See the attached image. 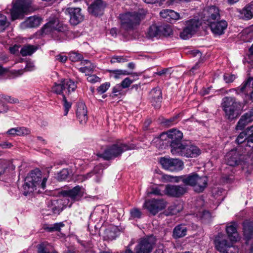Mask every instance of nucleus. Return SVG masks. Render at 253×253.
Masks as SVG:
<instances>
[{
	"instance_id": "nucleus-4",
	"label": "nucleus",
	"mask_w": 253,
	"mask_h": 253,
	"mask_svg": "<svg viewBox=\"0 0 253 253\" xmlns=\"http://www.w3.org/2000/svg\"><path fill=\"white\" fill-rule=\"evenodd\" d=\"M135 148V146L133 144H127L119 141L108 146L103 153L100 154V156L108 160L120 156L126 151Z\"/></svg>"
},
{
	"instance_id": "nucleus-8",
	"label": "nucleus",
	"mask_w": 253,
	"mask_h": 253,
	"mask_svg": "<svg viewBox=\"0 0 253 253\" xmlns=\"http://www.w3.org/2000/svg\"><path fill=\"white\" fill-rule=\"evenodd\" d=\"M67 26L60 23L57 18H52L46 23L41 29L42 36L51 35L52 37L59 32H64L67 30Z\"/></svg>"
},
{
	"instance_id": "nucleus-46",
	"label": "nucleus",
	"mask_w": 253,
	"mask_h": 253,
	"mask_svg": "<svg viewBox=\"0 0 253 253\" xmlns=\"http://www.w3.org/2000/svg\"><path fill=\"white\" fill-rule=\"evenodd\" d=\"M247 129L242 132L237 137L236 141L238 144L246 143L247 144Z\"/></svg>"
},
{
	"instance_id": "nucleus-40",
	"label": "nucleus",
	"mask_w": 253,
	"mask_h": 253,
	"mask_svg": "<svg viewBox=\"0 0 253 253\" xmlns=\"http://www.w3.org/2000/svg\"><path fill=\"white\" fill-rule=\"evenodd\" d=\"M37 50L34 45H27L24 46L20 50V53L23 56L31 55Z\"/></svg>"
},
{
	"instance_id": "nucleus-24",
	"label": "nucleus",
	"mask_w": 253,
	"mask_h": 253,
	"mask_svg": "<svg viewBox=\"0 0 253 253\" xmlns=\"http://www.w3.org/2000/svg\"><path fill=\"white\" fill-rule=\"evenodd\" d=\"M160 14L162 17L166 19L167 21L169 22L183 18V16H181L179 13L170 9H164L160 12Z\"/></svg>"
},
{
	"instance_id": "nucleus-1",
	"label": "nucleus",
	"mask_w": 253,
	"mask_h": 253,
	"mask_svg": "<svg viewBox=\"0 0 253 253\" xmlns=\"http://www.w3.org/2000/svg\"><path fill=\"white\" fill-rule=\"evenodd\" d=\"M46 181L47 178H42V172L39 169L31 171L25 178L22 186L23 194L27 196L36 191L40 192L41 189L45 188Z\"/></svg>"
},
{
	"instance_id": "nucleus-31",
	"label": "nucleus",
	"mask_w": 253,
	"mask_h": 253,
	"mask_svg": "<svg viewBox=\"0 0 253 253\" xmlns=\"http://www.w3.org/2000/svg\"><path fill=\"white\" fill-rule=\"evenodd\" d=\"M81 64L83 65H86V66L81 67L79 69L81 72L84 73L86 76L89 75L90 73H92L95 68V66L87 60H83Z\"/></svg>"
},
{
	"instance_id": "nucleus-63",
	"label": "nucleus",
	"mask_w": 253,
	"mask_h": 253,
	"mask_svg": "<svg viewBox=\"0 0 253 253\" xmlns=\"http://www.w3.org/2000/svg\"><path fill=\"white\" fill-rule=\"evenodd\" d=\"M35 68V65L32 62H27L25 67V70L26 71H32Z\"/></svg>"
},
{
	"instance_id": "nucleus-49",
	"label": "nucleus",
	"mask_w": 253,
	"mask_h": 253,
	"mask_svg": "<svg viewBox=\"0 0 253 253\" xmlns=\"http://www.w3.org/2000/svg\"><path fill=\"white\" fill-rule=\"evenodd\" d=\"M60 200H54L51 201L50 202L51 203V206H48V210H51L52 212L54 213H56L58 212L60 210V208L57 207L56 205L59 202Z\"/></svg>"
},
{
	"instance_id": "nucleus-6",
	"label": "nucleus",
	"mask_w": 253,
	"mask_h": 253,
	"mask_svg": "<svg viewBox=\"0 0 253 253\" xmlns=\"http://www.w3.org/2000/svg\"><path fill=\"white\" fill-rule=\"evenodd\" d=\"M216 249L221 253H238V249L233 244V242L228 241L225 235L218 233L214 241Z\"/></svg>"
},
{
	"instance_id": "nucleus-10",
	"label": "nucleus",
	"mask_w": 253,
	"mask_h": 253,
	"mask_svg": "<svg viewBox=\"0 0 253 253\" xmlns=\"http://www.w3.org/2000/svg\"><path fill=\"white\" fill-rule=\"evenodd\" d=\"M201 23L198 19H191L186 21L185 27L180 33V37L183 40L191 38L198 30Z\"/></svg>"
},
{
	"instance_id": "nucleus-43",
	"label": "nucleus",
	"mask_w": 253,
	"mask_h": 253,
	"mask_svg": "<svg viewBox=\"0 0 253 253\" xmlns=\"http://www.w3.org/2000/svg\"><path fill=\"white\" fill-rule=\"evenodd\" d=\"M9 23L6 16L0 14V32H3L9 26Z\"/></svg>"
},
{
	"instance_id": "nucleus-18",
	"label": "nucleus",
	"mask_w": 253,
	"mask_h": 253,
	"mask_svg": "<svg viewBox=\"0 0 253 253\" xmlns=\"http://www.w3.org/2000/svg\"><path fill=\"white\" fill-rule=\"evenodd\" d=\"M210 28L212 32L215 35H221L224 33L227 28V23L225 20L213 21L210 23Z\"/></svg>"
},
{
	"instance_id": "nucleus-56",
	"label": "nucleus",
	"mask_w": 253,
	"mask_h": 253,
	"mask_svg": "<svg viewBox=\"0 0 253 253\" xmlns=\"http://www.w3.org/2000/svg\"><path fill=\"white\" fill-rule=\"evenodd\" d=\"M148 194H153L155 195H162V191L157 187H154L151 188V191L148 193Z\"/></svg>"
},
{
	"instance_id": "nucleus-22",
	"label": "nucleus",
	"mask_w": 253,
	"mask_h": 253,
	"mask_svg": "<svg viewBox=\"0 0 253 253\" xmlns=\"http://www.w3.org/2000/svg\"><path fill=\"white\" fill-rule=\"evenodd\" d=\"M42 19L38 16H30L21 23L22 29L32 28L38 27L41 23Z\"/></svg>"
},
{
	"instance_id": "nucleus-45",
	"label": "nucleus",
	"mask_w": 253,
	"mask_h": 253,
	"mask_svg": "<svg viewBox=\"0 0 253 253\" xmlns=\"http://www.w3.org/2000/svg\"><path fill=\"white\" fill-rule=\"evenodd\" d=\"M160 30L161 36H168L170 35L172 32L170 26L169 25L160 26Z\"/></svg>"
},
{
	"instance_id": "nucleus-35",
	"label": "nucleus",
	"mask_w": 253,
	"mask_h": 253,
	"mask_svg": "<svg viewBox=\"0 0 253 253\" xmlns=\"http://www.w3.org/2000/svg\"><path fill=\"white\" fill-rule=\"evenodd\" d=\"M251 122H252L251 120L247 116V115L245 114L242 116L238 121L236 126V129L237 130H242L249 123Z\"/></svg>"
},
{
	"instance_id": "nucleus-60",
	"label": "nucleus",
	"mask_w": 253,
	"mask_h": 253,
	"mask_svg": "<svg viewBox=\"0 0 253 253\" xmlns=\"http://www.w3.org/2000/svg\"><path fill=\"white\" fill-rule=\"evenodd\" d=\"M189 54L193 57L197 56L199 58H200L202 56V53L197 49L189 51Z\"/></svg>"
},
{
	"instance_id": "nucleus-21",
	"label": "nucleus",
	"mask_w": 253,
	"mask_h": 253,
	"mask_svg": "<svg viewBox=\"0 0 253 253\" xmlns=\"http://www.w3.org/2000/svg\"><path fill=\"white\" fill-rule=\"evenodd\" d=\"M237 224L235 222L231 223L226 226V232L230 241L236 242L240 240V236L237 232Z\"/></svg>"
},
{
	"instance_id": "nucleus-53",
	"label": "nucleus",
	"mask_w": 253,
	"mask_h": 253,
	"mask_svg": "<svg viewBox=\"0 0 253 253\" xmlns=\"http://www.w3.org/2000/svg\"><path fill=\"white\" fill-rule=\"evenodd\" d=\"M196 215L204 219L210 218L211 217V214L210 212L204 210L202 211H199L198 213L196 214Z\"/></svg>"
},
{
	"instance_id": "nucleus-16",
	"label": "nucleus",
	"mask_w": 253,
	"mask_h": 253,
	"mask_svg": "<svg viewBox=\"0 0 253 253\" xmlns=\"http://www.w3.org/2000/svg\"><path fill=\"white\" fill-rule=\"evenodd\" d=\"M70 17V22L73 25H77L83 21L84 16L81 12V9L79 7H70L67 9Z\"/></svg>"
},
{
	"instance_id": "nucleus-58",
	"label": "nucleus",
	"mask_w": 253,
	"mask_h": 253,
	"mask_svg": "<svg viewBox=\"0 0 253 253\" xmlns=\"http://www.w3.org/2000/svg\"><path fill=\"white\" fill-rule=\"evenodd\" d=\"M177 118V116H175L174 117L170 118L169 119L166 120L164 122H163V123L166 126H170L176 123L175 122V120Z\"/></svg>"
},
{
	"instance_id": "nucleus-9",
	"label": "nucleus",
	"mask_w": 253,
	"mask_h": 253,
	"mask_svg": "<svg viewBox=\"0 0 253 253\" xmlns=\"http://www.w3.org/2000/svg\"><path fill=\"white\" fill-rule=\"evenodd\" d=\"M63 199L64 206L70 207L72 204L81 199L84 196V190L82 187L77 186L68 190L63 192Z\"/></svg>"
},
{
	"instance_id": "nucleus-25",
	"label": "nucleus",
	"mask_w": 253,
	"mask_h": 253,
	"mask_svg": "<svg viewBox=\"0 0 253 253\" xmlns=\"http://www.w3.org/2000/svg\"><path fill=\"white\" fill-rule=\"evenodd\" d=\"M225 161L228 165L235 166L240 162V155L236 150H232L226 155Z\"/></svg>"
},
{
	"instance_id": "nucleus-57",
	"label": "nucleus",
	"mask_w": 253,
	"mask_h": 253,
	"mask_svg": "<svg viewBox=\"0 0 253 253\" xmlns=\"http://www.w3.org/2000/svg\"><path fill=\"white\" fill-rule=\"evenodd\" d=\"M88 76V77L87 78V80L91 83H95L96 82H100V78L94 75H89Z\"/></svg>"
},
{
	"instance_id": "nucleus-37",
	"label": "nucleus",
	"mask_w": 253,
	"mask_h": 253,
	"mask_svg": "<svg viewBox=\"0 0 253 253\" xmlns=\"http://www.w3.org/2000/svg\"><path fill=\"white\" fill-rule=\"evenodd\" d=\"M108 72L110 73L111 77L116 79H118L121 78L122 76L130 74L129 72L124 70H109Z\"/></svg>"
},
{
	"instance_id": "nucleus-61",
	"label": "nucleus",
	"mask_w": 253,
	"mask_h": 253,
	"mask_svg": "<svg viewBox=\"0 0 253 253\" xmlns=\"http://www.w3.org/2000/svg\"><path fill=\"white\" fill-rule=\"evenodd\" d=\"M56 60L60 61L61 62L65 63L67 59V57L65 55H58L55 57Z\"/></svg>"
},
{
	"instance_id": "nucleus-50",
	"label": "nucleus",
	"mask_w": 253,
	"mask_h": 253,
	"mask_svg": "<svg viewBox=\"0 0 253 253\" xmlns=\"http://www.w3.org/2000/svg\"><path fill=\"white\" fill-rule=\"evenodd\" d=\"M110 84L109 83H105L101 84L97 88L98 92L102 94L105 92L110 87Z\"/></svg>"
},
{
	"instance_id": "nucleus-2",
	"label": "nucleus",
	"mask_w": 253,
	"mask_h": 253,
	"mask_svg": "<svg viewBox=\"0 0 253 253\" xmlns=\"http://www.w3.org/2000/svg\"><path fill=\"white\" fill-rule=\"evenodd\" d=\"M76 88L77 85L75 82L68 79L61 80L59 84L55 83L52 87L53 92L62 95L65 116L68 114L72 105L71 102L67 101L66 94H69L71 92L74 91Z\"/></svg>"
},
{
	"instance_id": "nucleus-7",
	"label": "nucleus",
	"mask_w": 253,
	"mask_h": 253,
	"mask_svg": "<svg viewBox=\"0 0 253 253\" xmlns=\"http://www.w3.org/2000/svg\"><path fill=\"white\" fill-rule=\"evenodd\" d=\"M12 3L10 11L12 20L20 18L24 13L32 10V0H13Z\"/></svg>"
},
{
	"instance_id": "nucleus-13",
	"label": "nucleus",
	"mask_w": 253,
	"mask_h": 253,
	"mask_svg": "<svg viewBox=\"0 0 253 253\" xmlns=\"http://www.w3.org/2000/svg\"><path fill=\"white\" fill-rule=\"evenodd\" d=\"M155 243L154 237L150 236L142 238L135 248L136 253H150Z\"/></svg>"
},
{
	"instance_id": "nucleus-38",
	"label": "nucleus",
	"mask_w": 253,
	"mask_h": 253,
	"mask_svg": "<svg viewBox=\"0 0 253 253\" xmlns=\"http://www.w3.org/2000/svg\"><path fill=\"white\" fill-rule=\"evenodd\" d=\"M160 26H158L156 25H153L149 27L147 33V36L150 38L160 36Z\"/></svg>"
},
{
	"instance_id": "nucleus-26",
	"label": "nucleus",
	"mask_w": 253,
	"mask_h": 253,
	"mask_svg": "<svg viewBox=\"0 0 253 253\" xmlns=\"http://www.w3.org/2000/svg\"><path fill=\"white\" fill-rule=\"evenodd\" d=\"M151 102L155 108H159L162 99V93L161 89L158 88H153L150 92Z\"/></svg>"
},
{
	"instance_id": "nucleus-39",
	"label": "nucleus",
	"mask_w": 253,
	"mask_h": 253,
	"mask_svg": "<svg viewBox=\"0 0 253 253\" xmlns=\"http://www.w3.org/2000/svg\"><path fill=\"white\" fill-rule=\"evenodd\" d=\"M52 246L47 242H43L38 245L37 253H49Z\"/></svg>"
},
{
	"instance_id": "nucleus-30",
	"label": "nucleus",
	"mask_w": 253,
	"mask_h": 253,
	"mask_svg": "<svg viewBox=\"0 0 253 253\" xmlns=\"http://www.w3.org/2000/svg\"><path fill=\"white\" fill-rule=\"evenodd\" d=\"M240 16L242 18L249 20L253 17V4L245 6L242 10H240Z\"/></svg>"
},
{
	"instance_id": "nucleus-48",
	"label": "nucleus",
	"mask_w": 253,
	"mask_h": 253,
	"mask_svg": "<svg viewBox=\"0 0 253 253\" xmlns=\"http://www.w3.org/2000/svg\"><path fill=\"white\" fill-rule=\"evenodd\" d=\"M130 218H140L142 215L141 211L137 208H134L130 210Z\"/></svg>"
},
{
	"instance_id": "nucleus-54",
	"label": "nucleus",
	"mask_w": 253,
	"mask_h": 253,
	"mask_svg": "<svg viewBox=\"0 0 253 253\" xmlns=\"http://www.w3.org/2000/svg\"><path fill=\"white\" fill-rule=\"evenodd\" d=\"M223 78L226 83H230L233 82L236 78V77L235 75L226 74L224 75Z\"/></svg>"
},
{
	"instance_id": "nucleus-36",
	"label": "nucleus",
	"mask_w": 253,
	"mask_h": 253,
	"mask_svg": "<svg viewBox=\"0 0 253 253\" xmlns=\"http://www.w3.org/2000/svg\"><path fill=\"white\" fill-rule=\"evenodd\" d=\"M7 133L12 136L21 135L29 133V130L25 127L12 128L8 130Z\"/></svg>"
},
{
	"instance_id": "nucleus-62",
	"label": "nucleus",
	"mask_w": 253,
	"mask_h": 253,
	"mask_svg": "<svg viewBox=\"0 0 253 253\" xmlns=\"http://www.w3.org/2000/svg\"><path fill=\"white\" fill-rule=\"evenodd\" d=\"M106 211H106V207H105L104 206H99L96 209L95 212H97L98 213H101L103 212V213L105 214V215H106Z\"/></svg>"
},
{
	"instance_id": "nucleus-19",
	"label": "nucleus",
	"mask_w": 253,
	"mask_h": 253,
	"mask_svg": "<svg viewBox=\"0 0 253 253\" xmlns=\"http://www.w3.org/2000/svg\"><path fill=\"white\" fill-rule=\"evenodd\" d=\"M198 176L197 173H192L188 175L173 177V179L176 182H182L186 185L193 187Z\"/></svg>"
},
{
	"instance_id": "nucleus-15",
	"label": "nucleus",
	"mask_w": 253,
	"mask_h": 253,
	"mask_svg": "<svg viewBox=\"0 0 253 253\" xmlns=\"http://www.w3.org/2000/svg\"><path fill=\"white\" fill-rule=\"evenodd\" d=\"M203 15L204 20H206L210 23L213 22L215 20H218L220 17L219 10L215 6H211L204 9Z\"/></svg>"
},
{
	"instance_id": "nucleus-17",
	"label": "nucleus",
	"mask_w": 253,
	"mask_h": 253,
	"mask_svg": "<svg viewBox=\"0 0 253 253\" xmlns=\"http://www.w3.org/2000/svg\"><path fill=\"white\" fill-rule=\"evenodd\" d=\"M105 4L102 0H94L88 6V11L94 16L101 15L103 14Z\"/></svg>"
},
{
	"instance_id": "nucleus-44",
	"label": "nucleus",
	"mask_w": 253,
	"mask_h": 253,
	"mask_svg": "<svg viewBox=\"0 0 253 253\" xmlns=\"http://www.w3.org/2000/svg\"><path fill=\"white\" fill-rule=\"evenodd\" d=\"M69 175V171L68 169H64L61 170L57 175V178L59 181L66 180Z\"/></svg>"
},
{
	"instance_id": "nucleus-27",
	"label": "nucleus",
	"mask_w": 253,
	"mask_h": 253,
	"mask_svg": "<svg viewBox=\"0 0 253 253\" xmlns=\"http://www.w3.org/2000/svg\"><path fill=\"white\" fill-rule=\"evenodd\" d=\"M77 116L81 124H84L86 123L87 120V110L84 103H80L78 104Z\"/></svg>"
},
{
	"instance_id": "nucleus-12",
	"label": "nucleus",
	"mask_w": 253,
	"mask_h": 253,
	"mask_svg": "<svg viewBox=\"0 0 253 253\" xmlns=\"http://www.w3.org/2000/svg\"><path fill=\"white\" fill-rule=\"evenodd\" d=\"M167 205V202L163 199H152L146 200L144 206L153 215L164 210Z\"/></svg>"
},
{
	"instance_id": "nucleus-11",
	"label": "nucleus",
	"mask_w": 253,
	"mask_h": 253,
	"mask_svg": "<svg viewBox=\"0 0 253 253\" xmlns=\"http://www.w3.org/2000/svg\"><path fill=\"white\" fill-rule=\"evenodd\" d=\"M160 163L164 169L170 171L181 170L183 169L184 165L181 160L170 158H161Z\"/></svg>"
},
{
	"instance_id": "nucleus-29",
	"label": "nucleus",
	"mask_w": 253,
	"mask_h": 253,
	"mask_svg": "<svg viewBox=\"0 0 253 253\" xmlns=\"http://www.w3.org/2000/svg\"><path fill=\"white\" fill-rule=\"evenodd\" d=\"M187 233V228L184 224H179L175 227L173 230V236L174 238H180L185 236Z\"/></svg>"
},
{
	"instance_id": "nucleus-3",
	"label": "nucleus",
	"mask_w": 253,
	"mask_h": 253,
	"mask_svg": "<svg viewBox=\"0 0 253 253\" xmlns=\"http://www.w3.org/2000/svg\"><path fill=\"white\" fill-rule=\"evenodd\" d=\"M145 16L144 11L128 12L120 15L121 28L126 31L133 30L140 24Z\"/></svg>"
},
{
	"instance_id": "nucleus-23",
	"label": "nucleus",
	"mask_w": 253,
	"mask_h": 253,
	"mask_svg": "<svg viewBox=\"0 0 253 253\" xmlns=\"http://www.w3.org/2000/svg\"><path fill=\"white\" fill-rule=\"evenodd\" d=\"M188 141H182L178 146L173 144V148L171 149V152L173 155L186 157L187 154Z\"/></svg>"
},
{
	"instance_id": "nucleus-59",
	"label": "nucleus",
	"mask_w": 253,
	"mask_h": 253,
	"mask_svg": "<svg viewBox=\"0 0 253 253\" xmlns=\"http://www.w3.org/2000/svg\"><path fill=\"white\" fill-rule=\"evenodd\" d=\"M2 98L4 100L10 103H17L19 102L17 99L13 98L7 95H3Z\"/></svg>"
},
{
	"instance_id": "nucleus-33",
	"label": "nucleus",
	"mask_w": 253,
	"mask_h": 253,
	"mask_svg": "<svg viewBox=\"0 0 253 253\" xmlns=\"http://www.w3.org/2000/svg\"><path fill=\"white\" fill-rule=\"evenodd\" d=\"M187 154L186 157L195 158L201 154V150L196 146L193 145L188 142Z\"/></svg>"
},
{
	"instance_id": "nucleus-42",
	"label": "nucleus",
	"mask_w": 253,
	"mask_h": 253,
	"mask_svg": "<svg viewBox=\"0 0 253 253\" xmlns=\"http://www.w3.org/2000/svg\"><path fill=\"white\" fill-rule=\"evenodd\" d=\"M247 146L252 148L253 150V126L247 129Z\"/></svg>"
},
{
	"instance_id": "nucleus-52",
	"label": "nucleus",
	"mask_w": 253,
	"mask_h": 253,
	"mask_svg": "<svg viewBox=\"0 0 253 253\" xmlns=\"http://www.w3.org/2000/svg\"><path fill=\"white\" fill-rule=\"evenodd\" d=\"M126 61V59L123 56H114L111 58L110 62L111 63H115L117 62H118V63L125 62Z\"/></svg>"
},
{
	"instance_id": "nucleus-5",
	"label": "nucleus",
	"mask_w": 253,
	"mask_h": 253,
	"mask_svg": "<svg viewBox=\"0 0 253 253\" xmlns=\"http://www.w3.org/2000/svg\"><path fill=\"white\" fill-rule=\"evenodd\" d=\"M241 106V103L234 97H225L222 99V107L226 117L229 120H232L238 116Z\"/></svg>"
},
{
	"instance_id": "nucleus-41",
	"label": "nucleus",
	"mask_w": 253,
	"mask_h": 253,
	"mask_svg": "<svg viewBox=\"0 0 253 253\" xmlns=\"http://www.w3.org/2000/svg\"><path fill=\"white\" fill-rule=\"evenodd\" d=\"M64 224L63 222L56 223L51 225H44L43 228L48 232L59 231L61 228L63 227Z\"/></svg>"
},
{
	"instance_id": "nucleus-34",
	"label": "nucleus",
	"mask_w": 253,
	"mask_h": 253,
	"mask_svg": "<svg viewBox=\"0 0 253 253\" xmlns=\"http://www.w3.org/2000/svg\"><path fill=\"white\" fill-rule=\"evenodd\" d=\"M253 81V80L249 79L247 81L243 83L239 87L235 88L230 89L229 91H236V93L239 94L241 93H246L248 91L249 84H251V82Z\"/></svg>"
},
{
	"instance_id": "nucleus-47",
	"label": "nucleus",
	"mask_w": 253,
	"mask_h": 253,
	"mask_svg": "<svg viewBox=\"0 0 253 253\" xmlns=\"http://www.w3.org/2000/svg\"><path fill=\"white\" fill-rule=\"evenodd\" d=\"M70 59L73 62H77L81 60L83 57L81 54L76 52H72L70 54Z\"/></svg>"
},
{
	"instance_id": "nucleus-32",
	"label": "nucleus",
	"mask_w": 253,
	"mask_h": 253,
	"mask_svg": "<svg viewBox=\"0 0 253 253\" xmlns=\"http://www.w3.org/2000/svg\"><path fill=\"white\" fill-rule=\"evenodd\" d=\"M182 203L178 202L174 203L169 207L167 212V215H175L180 212L183 210Z\"/></svg>"
},
{
	"instance_id": "nucleus-64",
	"label": "nucleus",
	"mask_w": 253,
	"mask_h": 253,
	"mask_svg": "<svg viewBox=\"0 0 253 253\" xmlns=\"http://www.w3.org/2000/svg\"><path fill=\"white\" fill-rule=\"evenodd\" d=\"M169 69L168 68H165L161 71L155 73V74L159 76H163L169 73Z\"/></svg>"
},
{
	"instance_id": "nucleus-28",
	"label": "nucleus",
	"mask_w": 253,
	"mask_h": 253,
	"mask_svg": "<svg viewBox=\"0 0 253 253\" xmlns=\"http://www.w3.org/2000/svg\"><path fill=\"white\" fill-rule=\"evenodd\" d=\"M208 178L206 176H198L193 186L194 191L197 192H201L204 191L207 186Z\"/></svg>"
},
{
	"instance_id": "nucleus-51",
	"label": "nucleus",
	"mask_w": 253,
	"mask_h": 253,
	"mask_svg": "<svg viewBox=\"0 0 253 253\" xmlns=\"http://www.w3.org/2000/svg\"><path fill=\"white\" fill-rule=\"evenodd\" d=\"M133 82V81L130 80V78H126L120 84L123 88H126L129 87Z\"/></svg>"
},
{
	"instance_id": "nucleus-14",
	"label": "nucleus",
	"mask_w": 253,
	"mask_h": 253,
	"mask_svg": "<svg viewBox=\"0 0 253 253\" xmlns=\"http://www.w3.org/2000/svg\"><path fill=\"white\" fill-rule=\"evenodd\" d=\"M161 137L168 138V141L170 143L171 149L173 148V144H175L178 146L181 143L182 138L183 137V133L181 131L177 129H171L166 133H163L161 135Z\"/></svg>"
},
{
	"instance_id": "nucleus-55",
	"label": "nucleus",
	"mask_w": 253,
	"mask_h": 253,
	"mask_svg": "<svg viewBox=\"0 0 253 253\" xmlns=\"http://www.w3.org/2000/svg\"><path fill=\"white\" fill-rule=\"evenodd\" d=\"M123 88L120 84H117L113 88L112 93L115 96H117L118 94H120L122 91Z\"/></svg>"
},
{
	"instance_id": "nucleus-20",
	"label": "nucleus",
	"mask_w": 253,
	"mask_h": 253,
	"mask_svg": "<svg viewBox=\"0 0 253 253\" xmlns=\"http://www.w3.org/2000/svg\"><path fill=\"white\" fill-rule=\"evenodd\" d=\"M185 192V188L181 186L169 185L165 188L166 193L171 197H179L184 194Z\"/></svg>"
}]
</instances>
